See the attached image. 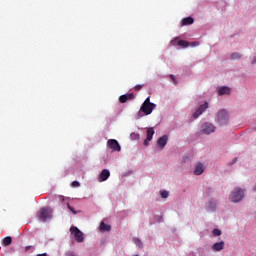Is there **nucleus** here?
Segmentation results:
<instances>
[{"label": "nucleus", "mask_w": 256, "mask_h": 256, "mask_svg": "<svg viewBox=\"0 0 256 256\" xmlns=\"http://www.w3.org/2000/svg\"><path fill=\"white\" fill-rule=\"evenodd\" d=\"M155 107H157V105L151 102V97H147L141 105L139 113H144V115H151Z\"/></svg>", "instance_id": "obj_1"}, {"label": "nucleus", "mask_w": 256, "mask_h": 256, "mask_svg": "<svg viewBox=\"0 0 256 256\" xmlns=\"http://www.w3.org/2000/svg\"><path fill=\"white\" fill-rule=\"evenodd\" d=\"M245 196V192L241 188H235L234 191L231 192L229 199L232 203H239L243 200Z\"/></svg>", "instance_id": "obj_2"}, {"label": "nucleus", "mask_w": 256, "mask_h": 256, "mask_svg": "<svg viewBox=\"0 0 256 256\" xmlns=\"http://www.w3.org/2000/svg\"><path fill=\"white\" fill-rule=\"evenodd\" d=\"M70 232L72 235H74L76 243H83V241H85V234H83V232H81V230H79V228L76 226H72L70 228Z\"/></svg>", "instance_id": "obj_3"}, {"label": "nucleus", "mask_w": 256, "mask_h": 256, "mask_svg": "<svg viewBox=\"0 0 256 256\" xmlns=\"http://www.w3.org/2000/svg\"><path fill=\"white\" fill-rule=\"evenodd\" d=\"M216 121L220 125H227L229 123V113L226 110H220L216 115Z\"/></svg>", "instance_id": "obj_4"}, {"label": "nucleus", "mask_w": 256, "mask_h": 256, "mask_svg": "<svg viewBox=\"0 0 256 256\" xmlns=\"http://www.w3.org/2000/svg\"><path fill=\"white\" fill-rule=\"evenodd\" d=\"M51 213H52L51 209H49V208H42L38 212V219L40 221H42L43 223H45V221H47V219H51Z\"/></svg>", "instance_id": "obj_5"}, {"label": "nucleus", "mask_w": 256, "mask_h": 256, "mask_svg": "<svg viewBox=\"0 0 256 256\" xmlns=\"http://www.w3.org/2000/svg\"><path fill=\"white\" fill-rule=\"evenodd\" d=\"M201 129L204 135H211V133H215V126L209 122L204 123Z\"/></svg>", "instance_id": "obj_6"}, {"label": "nucleus", "mask_w": 256, "mask_h": 256, "mask_svg": "<svg viewBox=\"0 0 256 256\" xmlns=\"http://www.w3.org/2000/svg\"><path fill=\"white\" fill-rule=\"evenodd\" d=\"M207 109H209V103L205 102L204 104L199 106V108L196 110V113L193 114V118L197 119L198 117H200V115H203V113H205Z\"/></svg>", "instance_id": "obj_7"}, {"label": "nucleus", "mask_w": 256, "mask_h": 256, "mask_svg": "<svg viewBox=\"0 0 256 256\" xmlns=\"http://www.w3.org/2000/svg\"><path fill=\"white\" fill-rule=\"evenodd\" d=\"M107 147H109V149H112L113 151H121V145H119V142L115 139L108 140Z\"/></svg>", "instance_id": "obj_8"}, {"label": "nucleus", "mask_w": 256, "mask_h": 256, "mask_svg": "<svg viewBox=\"0 0 256 256\" xmlns=\"http://www.w3.org/2000/svg\"><path fill=\"white\" fill-rule=\"evenodd\" d=\"M203 173H205V166L198 162L194 167V175H203Z\"/></svg>", "instance_id": "obj_9"}, {"label": "nucleus", "mask_w": 256, "mask_h": 256, "mask_svg": "<svg viewBox=\"0 0 256 256\" xmlns=\"http://www.w3.org/2000/svg\"><path fill=\"white\" fill-rule=\"evenodd\" d=\"M135 99V95L133 93L124 94L119 97L120 103H127V101H132Z\"/></svg>", "instance_id": "obj_10"}, {"label": "nucleus", "mask_w": 256, "mask_h": 256, "mask_svg": "<svg viewBox=\"0 0 256 256\" xmlns=\"http://www.w3.org/2000/svg\"><path fill=\"white\" fill-rule=\"evenodd\" d=\"M171 45H179V47H189V42L185 41V40H179V39H174L171 42Z\"/></svg>", "instance_id": "obj_11"}, {"label": "nucleus", "mask_w": 256, "mask_h": 256, "mask_svg": "<svg viewBox=\"0 0 256 256\" xmlns=\"http://www.w3.org/2000/svg\"><path fill=\"white\" fill-rule=\"evenodd\" d=\"M225 249V242H216L212 245V251H223Z\"/></svg>", "instance_id": "obj_12"}, {"label": "nucleus", "mask_w": 256, "mask_h": 256, "mask_svg": "<svg viewBox=\"0 0 256 256\" xmlns=\"http://www.w3.org/2000/svg\"><path fill=\"white\" fill-rule=\"evenodd\" d=\"M168 137L167 135H164L162 137H160L158 140H157V145L158 147H161V149H163L165 147V145H167V141H168Z\"/></svg>", "instance_id": "obj_13"}, {"label": "nucleus", "mask_w": 256, "mask_h": 256, "mask_svg": "<svg viewBox=\"0 0 256 256\" xmlns=\"http://www.w3.org/2000/svg\"><path fill=\"white\" fill-rule=\"evenodd\" d=\"M111 177V172L108 169L102 170L100 173V181H107Z\"/></svg>", "instance_id": "obj_14"}, {"label": "nucleus", "mask_w": 256, "mask_h": 256, "mask_svg": "<svg viewBox=\"0 0 256 256\" xmlns=\"http://www.w3.org/2000/svg\"><path fill=\"white\" fill-rule=\"evenodd\" d=\"M193 23H195V19H193V17H186L181 21L182 27H185L187 25H193Z\"/></svg>", "instance_id": "obj_15"}, {"label": "nucleus", "mask_w": 256, "mask_h": 256, "mask_svg": "<svg viewBox=\"0 0 256 256\" xmlns=\"http://www.w3.org/2000/svg\"><path fill=\"white\" fill-rule=\"evenodd\" d=\"M218 95H231V88L227 86L219 88Z\"/></svg>", "instance_id": "obj_16"}, {"label": "nucleus", "mask_w": 256, "mask_h": 256, "mask_svg": "<svg viewBox=\"0 0 256 256\" xmlns=\"http://www.w3.org/2000/svg\"><path fill=\"white\" fill-rule=\"evenodd\" d=\"M11 243H13V239L11 238V236H7L2 240V245L4 247H9V245H11Z\"/></svg>", "instance_id": "obj_17"}, {"label": "nucleus", "mask_w": 256, "mask_h": 256, "mask_svg": "<svg viewBox=\"0 0 256 256\" xmlns=\"http://www.w3.org/2000/svg\"><path fill=\"white\" fill-rule=\"evenodd\" d=\"M153 135H155V130L153 128H148L147 129V141H151L153 139Z\"/></svg>", "instance_id": "obj_18"}, {"label": "nucleus", "mask_w": 256, "mask_h": 256, "mask_svg": "<svg viewBox=\"0 0 256 256\" xmlns=\"http://www.w3.org/2000/svg\"><path fill=\"white\" fill-rule=\"evenodd\" d=\"M100 231H111V225L105 224V222H101Z\"/></svg>", "instance_id": "obj_19"}, {"label": "nucleus", "mask_w": 256, "mask_h": 256, "mask_svg": "<svg viewBox=\"0 0 256 256\" xmlns=\"http://www.w3.org/2000/svg\"><path fill=\"white\" fill-rule=\"evenodd\" d=\"M133 242L135 243V245H137V247L142 248L143 247V242H141V239L139 238H134Z\"/></svg>", "instance_id": "obj_20"}, {"label": "nucleus", "mask_w": 256, "mask_h": 256, "mask_svg": "<svg viewBox=\"0 0 256 256\" xmlns=\"http://www.w3.org/2000/svg\"><path fill=\"white\" fill-rule=\"evenodd\" d=\"M160 195H161L162 199H167V197H169V191H167V190L161 191Z\"/></svg>", "instance_id": "obj_21"}, {"label": "nucleus", "mask_w": 256, "mask_h": 256, "mask_svg": "<svg viewBox=\"0 0 256 256\" xmlns=\"http://www.w3.org/2000/svg\"><path fill=\"white\" fill-rule=\"evenodd\" d=\"M212 235L214 236V237H219L220 235H221V230H219V229H214L213 231H212Z\"/></svg>", "instance_id": "obj_22"}, {"label": "nucleus", "mask_w": 256, "mask_h": 256, "mask_svg": "<svg viewBox=\"0 0 256 256\" xmlns=\"http://www.w3.org/2000/svg\"><path fill=\"white\" fill-rule=\"evenodd\" d=\"M231 59H241V54L234 52L231 54Z\"/></svg>", "instance_id": "obj_23"}, {"label": "nucleus", "mask_w": 256, "mask_h": 256, "mask_svg": "<svg viewBox=\"0 0 256 256\" xmlns=\"http://www.w3.org/2000/svg\"><path fill=\"white\" fill-rule=\"evenodd\" d=\"M67 208L73 213V215H77V211H75V209L71 205L67 204Z\"/></svg>", "instance_id": "obj_24"}, {"label": "nucleus", "mask_w": 256, "mask_h": 256, "mask_svg": "<svg viewBox=\"0 0 256 256\" xmlns=\"http://www.w3.org/2000/svg\"><path fill=\"white\" fill-rule=\"evenodd\" d=\"M71 187H81V183L79 181H73Z\"/></svg>", "instance_id": "obj_25"}, {"label": "nucleus", "mask_w": 256, "mask_h": 256, "mask_svg": "<svg viewBox=\"0 0 256 256\" xmlns=\"http://www.w3.org/2000/svg\"><path fill=\"white\" fill-rule=\"evenodd\" d=\"M135 91H141V89H143V84H137L135 87H134Z\"/></svg>", "instance_id": "obj_26"}, {"label": "nucleus", "mask_w": 256, "mask_h": 256, "mask_svg": "<svg viewBox=\"0 0 256 256\" xmlns=\"http://www.w3.org/2000/svg\"><path fill=\"white\" fill-rule=\"evenodd\" d=\"M170 79L172 80V83H174L175 85H177V80L175 79V75L171 74V75H170Z\"/></svg>", "instance_id": "obj_27"}, {"label": "nucleus", "mask_w": 256, "mask_h": 256, "mask_svg": "<svg viewBox=\"0 0 256 256\" xmlns=\"http://www.w3.org/2000/svg\"><path fill=\"white\" fill-rule=\"evenodd\" d=\"M151 140H147V138L144 140V145L145 146H147V145H149V142H150Z\"/></svg>", "instance_id": "obj_28"}, {"label": "nucleus", "mask_w": 256, "mask_h": 256, "mask_svg": "<svg viewBox=\"0 0 256 256\" xmlns=\"http://www.w3.org/2000/svg\"><path fill=\"white\" fill-rule=\"evenodd\" d=\"M197 45H199V42H193V43H192V47H195V46H197Z\"/></svg>", "instance_id": "obj_29"}, {"label": "nucleus", "mask_w": 256, "mask_h": 256, "mask_svg": "<svg viewBox=\"0 0 256 256\" xmlns=\"http://www.w3.org/2000/svg\"><path fill=\"white\" fill-rule=\"evenodd\" d=\"M32 246H26L25 247V251H29V249H31Z\"/></svg>", "instance_id": "obj_30"}, {"label": "nucleus", "mask_w": 256, "mask_h": 256, "mask_svg": "<svg viewBox=\"0 0 256 256\" xmlns=\"http://www.w3.org/2000/svg\"><path fill=\"white\" fill-rule=\"evenodd\" d=\"M36 256H47V253H43V254H38Z\"/></svg>", "instance_id": "obj_31"}, {"label": "nucleus", "mask_w": 256, "mask_h": 256, "mask_svg": "<svg viewBox=\"0 0 256 256\" xmlns=\"http://www.w3.org/2000/svg\"><path fill=\"white\" fill-rule=\"evenodd\" d=\"M252 63H253V64H255V63H256V58H254V59L252 60Z\"/></svg>", "instance_id": "obj_32"}, {"label": "nucleus", "mask_w": 256, "mask_h": 256, "mask_svg": "<svg viewBox=\"0 0 256 256\" xmlns=\"http://www.w3.org/2000/svg\"><path fill=\"white\" fill-rule=\"evenodd\" d=\"M255 130H256V127H255Z\"/></svg>", "instance_id": "obj_33"}]
</instances>
